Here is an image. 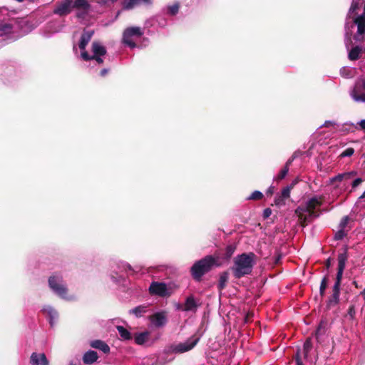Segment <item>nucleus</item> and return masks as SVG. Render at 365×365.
I'll return each mask as SVG.
<instances>
[{
  "instance_id": "obj_1",
  "label": "nucleus",
  "mask_w": 365,
  "mask_h": 365,
  "mask_svg": "<svg viewBox=\"0 0 365 365\" xmlns=\"http://www.w3.org/2000/svg\"><path fill=\"white\" fill-rule=\"evenodd\" d=\"M73 9L77 10L76 16L83 19L91 11V4L88 0H61L56 2L53 13L65 16L71 14Z\"/></svg>"
},
{
  "instance_id": "obj_2",
  "label": "nucleus",
  "mask_w": 365,
  "mask_h": 365,
  "mask_svg": "<svg viewBox=\"0 0 365 365\" xmlns=\"http://www.w3.org/2000/svg\"><path fill=\"white\" fill-rule=\"evenodd\" d=\"M322 202L323 196L314 195L309 198L304 205H301L297 208L296 214L303 227L319 217L322 214L320 207Z\"/></svg>"
},
{
  "instance_id": "obj_3",
  "label": "nucleus",
  "mask_w": 365,
  "mask_h": 365,
  "mask_svg": "<svg viewBox=\"0 0 365 365\" xmlns=\"http://www.w3.org/2000/svg\"><path fill=\"white\" fill-rule=\"evenodd\" d=\"M255 255L252 252L242 253L236 256L231 267L233 276L236 279H240L250 274L255 264Z\"/></svg>"
},
{
  "instance_id": "obj_4",
  "label": "nucleus",
  "mask_w": 365,
  "mask_h": 365,
  "mask_svg": "<svg viewBox=\"0 0 365 365\" xmlns=\"http://www.w3.org/2000/svg\"><path fill=\"white\" fill-rule=\"evenodd\" d=\"M48 282L51 290L58 297L65 300H72L73 299V297L68 295V288L61 274H53L49 277Z\"/></svg>"
},
{
  "instance_id": "obj_5",
  "label": "nucleus",
  "mask_w": 365,
  "mask_h": 365,
  "mask_svg": "<svg viewBox=\"0 0 365 365\" xmlns=\"http://www.w3.org/2000/svg\"><path fill=\"white\" fill-rule=\"evenodd\" d=\"M215 264V258L207 255L202 259L196 262L191 267L190 272L192 277L200 281L202 277L208 272Z\"/></svg>"
},
{
  "instance_id": "obj_6",
  "label": "nucleus",
  "mask_w": 365,
  "mask_h": 365,
  "mask_svg": "<svg viewBox=\"0 0 365 365\" xmlns=\"http://www.w3.org/2000/svg\"><path fill=\"white\" fill-rule=\"evenodd\" d=\"M112 269L110 279L116 284H120L124 281L125 277L123 274V272L128 275L137 273L140 270L138 267H133L128 263L125 262H117Z\"/></svg>"
},
{
  "instance_id": "obj_7",
  "label": "nucleus",
  "mask_w": 365,
  "mask_h": 365,
  "mask_svg": "<svg viewBox=\"0 0 365 365\" xmlns=\"http://www.w3.org/2000/svg\"><path fill=\"white\" fill-rule=\"evenodd\" d=\"M92 56L89 55L87 51H82L81 53V58L84 61L95 60L98 64L103 63L102 56L106 53V48L101 43L94 41L92 43Z\"/></svg>"
},
{
  "instance_id": "obj_8",
  "label": "nucleus",
  "mask_w": 365,
  "mask_h": 365,
  "mask_svg": "<svg viewBox=\"0 0 365 365\" xmlns=\"http://www.w3.org/2000/svg\"><path fill=\"white\" fill-rule=\"evenodd\" d=\"M143 32L140 27L133 26L125 29L123 34V43L130 48H135L136 44L135 40L140 37Z\"/></svg>"
},
{
  "instance_id": "obj_9",
  "label": "nucleus",
  "mask_w": 365,
  "mask_h": 365,
  "mask_svg": "<svg viewBox=\"0 0 365 365\" xmlns=\"http://www.w3.org/2000/svg\"><path fill=\"white\" fill-rule=\"evenodd\" d=\"M149 292L152 294L161 297H170L174 292V288L171 284L164 282H153L149 287Z\"/></svg>"
},
{
  "instance_id": "obj_10",
  "label": "nucleus",
  "mask_w": 365,
  "mask_h": 365,
  "mask_svg": "<svg viewBox=\"0 0 365 365\" xmlns=\"http://www.w3.org/2000/svg\"><path fill=\"white\" fill-rule=\"evenodd\" d=\"M199 341V338L190 337L185 342L171 344L170 351L175 354H182L192 349Z\"/></svg>"
},
{
  "instance_id": "obj_11",
  "label": "nucleus",
  "mask_w": 365,
  "mask_h": 365,
  "mask_svg": "<svg viewBox=\"0 0 365 365\" xmlns=\"http://www.w3.org/2000/svg\"><path fill=\"white\" fill-rule=\"evenodd\" d=\"M350 96L355 102L365 103V78L355 83Z\"/></svg>"
},
{
  "instance_id": "obj_12",
  "label": "nucleus",
  "mask_w": 365,
  "mask_h": 365,
  "mask_svg": "<svg viewBox=\"0 0 365 365\" xmlns=\"http://www.w3.org/2000/svg\"><path fill=\"white\" fill-rule=\"evenodd\" d=\"M151 324L155 328H161L168 323V314L165 310L159 311L149 317Z\"/></svg>"
},
{
  "instance_id": "obj_13",
  "label": "nucleus",
  "mask_w": 365,
  "mask_h": 365,
  "mask_svg": "<svg viewBox=\"0 0 365 365\" xmlns=\"http://www.w3.org/2000/svg\"><path fill=\"white\" fill-rule=\"evenodd\" d=\"M347 260V254L346 252H344L343 253H340L338 255V270L336 273V282L333 287L335 288H340L341 281L342 279L343 272L346 266V262Z\"/></svg>"
},
{
  "instance_id": "obj_14",
  "label": "nucleus",
  "mask_w": 365,
  "mask_h": 365,
  "mask_svg": "<svg viewBox=\"0 0 365 365\" xmlns=\"http://www.w3.org/2000/svg\"><path fill=\"white\" fill-rule=\"evenodd\" d=\"M42 313L48 319L51 327H53L58 318V312L51 305H44L41 309Z\"/></svg>"
},
{
  "instance_id": "obj_15",
  "label": "nucleus",
  "mask_w": 365,
  "mask_h": 365,
  "mask_svg": "<svg viewBox=\"0 0 365 365\" xmlns=\"http://www.w3.org/2000/svg\"><path fill=\"white\" fill-rule=\"evenodd\" d=\"M199 307L193 295L188 296L185 301L183 312L195 313Z\"/></svg>"
},
{
  "instance_id": "obj_16",
  "label": "nucleus",
  "mask_w": 365,
  "mask_h": 365,
  "mask_svg": "<svg viewBox=\"0 0 365 365\" xmlns=\"http://www.w3.org/2000/svg\"><path fill=\"white\" fill-rule=\"evenodd\" d=\"M336 130L342 134H347L354 133L356 130H359V127L355 123L346 122L343 124L337 125Z\"/></svg>"
},
{
  "instance_id": "obj_17",
  "label": "nucleus",
  "mask_w": 365,
  "mask_h": 365,
  "mask_svg": "<svg viewBox=\"0 0 365 365\" xmlns=\"http://www.w3.org/2000/svg\"><path fill=\"white\" fill-rule=\"evenodd\" d=\"M30 363L31 365H49V361L44 354L36 352L31 354Z\"/></svg>"
},
{
  "instance_id": "obj_18",
  "label": "nucleus",
  "mask_w": 365,
  "mask_h": 365,
  "mask_svg": "<svg viewBox=\"0 0 365 365\" xmlns=\"http://www.w3.org/2000/svg\"><path fill=\"white\" fill-rule=\"evenodd\" d=\"M93 34L94 32L92 30L84 31L82 34L78 44L79 48L81 49V52L86 51V47L88 42L91 41Z\"/></svg>"
},
{
  "instance_id": "obj_19",
  "label": "nucleus",
  "mask_w": 365,
  "mask_h": 365,
  "mask_svg": "<svg viewBox=\"0 0 365 365\" xmlns=\"http://www.w3.org/2000/svg\"><path fill=\"white\" fill-rule=\"evenodd\" d=\"M332 292L333 293L329 298L327 303V307L328 309H331V307H335L339 302L340 288H335V287H333Z\"/></svg>"
},
{
  "instance_id": "obj_20",
  "label": "nucleus",
  "mask_w": 365,
  "mask_h": 365,
  "mask_svg": "<svg viewBox=\"0 0 365 365\" xmlns=\"http://www.w3.org/2000/svg\"><path fill=\"white\" fill-rule=\"evenodd\" d=\"M98 359L97 352L95 351L89 350L86 351L83 356V361L86 364H93Z\"/></svg>"
},
{
  "instance_id": "obj_21",
  "label": "nucleus",
  "mask_w": 365,
  "mask_h": 365,
  "mask_svg": "<svg viewBox=\"0 0 365 365\" xmlns=\"http://www.w3.org/2000/svg\"><path fill=\"white\" fill-rule=\"evenodd\" d=\"M91 346L94 348L102 351L103 353L107 354L110 351L109 346L101 340H94L91 342Z\"/></svg>"
},
{
  "instance_id": "obj_22",
  "label": "nucleus",
  "mask_w": 365,
  "mask_h": 365,
  "mask_svg": "<svg viewBox=\"0 0 365 365\" xmlns=\"http://www.w3.org/2000/svg\"><path fill=\"white\" fill-rule=\"evenodd\" d=\"M141 1H143L147 5L152 4V0H124L123 8L127 10L132 9Z\"/></svg>"
},
{
  "instance_id": "obj_23",
  "label": "nucleus",
  "mask_w": 365,
  "mask_h": 365,
  "mask_svg": "<svg viewBox=\"0 0 365 365\" xmlns=\"http://www.w3.org/2000/svg\"><path fill=\"white\" fill-rule=\"evenodd\" d=\"M356 175V173L354 171L348 172V173H339L336 175V176L330 178L329 182L330 183L333 184L336 181L341 182L343 180H348L351 178V177Z\"/></svg>"
},
{
  "instance_id": "obj_24",
  "label": "nucleus",
  "mask_w": 365,
  "mask_h": 365,
  "mask_svg": "<svg viewBox=\"0 0 365 365\" xmlns=\"http://www.w3.org/2000/svg\"><path fill=\"white\" fill-rule=\"evenodd\" d=\"M149 337L148 331H143L140 333H136L134 336L135 342L138 345L144 344Z\"/></svg>"
},
{
  "instance_id": "obj_25",
  "label": "nucleus",
  "mask_w": 365,
  "mask_h": 365,
  "mask_svg": "<svg viewBox=\"0 0 365 365\" xmlns=\"http://www.w3.org/2000/svg\"><path fill=\"white\" fill-rule=\"evenodd\" d=\"M116 329L122 340H130L132 339L131 333L123 326H117Z\"/></svg>"
},
{
  "instance_id": "obj_26",
  "label": "nucleus",
  "mask_w": 365,
  "mask_h": 365,
  "mask_svg": "<svg viewBox=\"0 0 365 365\" xmlns=\"http://www.w3.org/2000/svg\"><path fill=\"white\" fill-rule=\"evenodd\" d=\"M148 307L146 305L138 306L129 311L130 314H134L136 317H140L147 312Z\"/></svg>"
},
{
  "instance_id": "obj_27",
  "label": "nucleus",
  "mask_w": 365,
  "mask_h": 365,
  "mask_svg": "<svg viewBox=\"0 0 365 365\" xmlns=\"http://www.w3.org/2000/svg\"><path fill=\"white\" fill-rule=\"evenodd\" d=\"M180 5L178 3H175L173 5H169L163 9V11L170 16H175L178 13Z\"/></svg>"
},
{
  "instance_id": "obj_28",
  "label": "nucleus",
  "mask_w": 365,
  "mask_h": 365,
  "mask_svg": "<svg viewBox=\"0 0 365 365\" xmlns=\"http://www.w3.org/2000/svg\"><path fill=\"white\" fill-rule=\"evenodd\" d=\"M312 349V342L311 338H308L303 345V349L302 350V354L305 359L308 357L309 353ZM301 352V350H300Z\"/></svg>"
},
{
  "instance_id": "obj_29",
  "label": "nucleus",
  "mask_w": 365,
  "mask_h": 365,
  "mask_svg": "<svg viewBox=\"0 0 365 365\" xmlns=\"http://www.w3.org/2000/svg\"><path fill=\"white\" fill-rule=\"evenodd\" d=\"M13 31V26L11 24H2L0 25V36H6Z\"/></svg>"
},
{
  "instance_id": "obj_30",
  "label": "nucleus",
  "mask_w": 365,
  "mask_h": 365,
  "mask_svg": "<svg viewBox=\"0 0 365 365\" xmlns=\"http://www.w3.org/2000/svg\"><path fill=\"white\" fill-rule=\"evenodd\" d=\"M228 273L226 272L220 274L218 283V288L220 290L223 289L225 287L226 283L228 281Z\"/></svg>"
},
{
  "instance_id": "obj_31",
  "label": "nucleus",
  "mask_w": 365,
  "mask_h": 365,
  "mask_svg": "<svg viewBox=\"0 0 365 365\" xmlns=\"http://www.w3.org/2000/svg\"><path fill=\"white\" fill-rule=\"evenodd\" d=\"M354 69L349 67H342L340 69V74L345 78H352L354 76Z\"/></svg>"
},
{
  "instance_id": "obj_32",
  "label": "nucleus",
  "mask_w": 365,
  "mask_h": 365,
  "mask_svg": "<svg viewBox=\"0 0 365 365\" xmlns=\"http://www.w3.org/2000/svg\"><path fill=\"white\" fill-rule=\"evenodd\" d=\"M289 172L287 166H284L279 173V174L274 178V181H279L284 179Z\"/></svg>"
},
{
  "instance_id": "obj_33",
  "label": "nucleus",
  "mask_w": 365,
  "mask_h": 365,
  "mask_svg": "<svg viewBox=\"0 0 365 365\" xmlns=\"http://www.w3.org/2000/svg\"><path fill=\"white\" fill-rule=\"evenodd\" d=\"M236 247L234 245H229L225 248V258L229 259L232 257V255L234 254L235 251Z\"/></svg>"
},
{
  "instance_id": "obj_34",
  "label": "nucleus",
  "mask_w": 365,
  "mask_h": 365,
  "mask_svg": "<svg viewBox=\"0 0 365 365\" xmlns=\"http://www.w3.org/2000/svg\"><path fill=\"white\" fill-rule=\"evenodd\" d=\"M262 197H263V194L260 191L255 190L247 197V200H257L262 199Z\"/></svg>"
},
{
  "instance_id": "obj_35",
  "label": "nucleus",
  "mask_w": 365,
  "mask_h": 365,
  "mask_svg": "<svg viewBox=\"0 0 365 365\" xmlns=\"http://www.w3.org/2000/svg\"><path fill=\"white\" fill-rule=\"evenodd\" d=\"M286 199L284 197H282V196L280 194H278L275 196L274 198V203L275 205L280 207L285 205Z\"/></svg>"
},
{
  "instance_id": "obj_36",
  "label": "nucleus",
  "mask_w": 365,
  "mask_h": 365,
  "mask_svg": "<svg viewBox=\"0 0 365 365\" xmlns=\"http://www.w3.org/2000/svg\"><path fill=\"white\" fill-rule=\"evenodd\" d=\"M347 230H338L334 235V240H340L347 235Z\"/></svg>"
},
{
  "instance_id": "obj_37",
  "label": "nucleus",
  "mask_w": 365,
  "mask_h": 365,
  "mask_svg": "<svg viewBox=\"0 0 365 365\" xmlns=\"http://www.w3.org/2000/svg\"><path fill=\"white\" fill-rule=\"evenodd\" d=\"M327 279L326 277H324L321 282L320 287H319V293H320L321 296H323L324 294L325 290L327 289Z\"/></svg>"
},
{
  "instance_id": "obj_38",
  "label": "nucleus",
  "mask_w": 365,
  "mask_h": 365,
  "mask_svg": "<svg viewBox=\"0 0 365 365\" xmlns=\"http://www.w3.org/2000/svg\"><path fill=\"white\" fill-rule=\"evenodd\" d=\"M350 220L349 216H344L339 222V228H345Z\"/></svg>"
},
{
  "instance_id": "obj_39",
  "label": "nucleus",
  "mask_w": 365,
  "mask_h": 365,
  "mask_svg": "<svg viewBox=\"0 0 365 365\" xmlns=\"http://www.w3.org/2000/svg\"><path fill=\"white\" fill-rule=\"evenodd\" d=\"M290 190H291V187L287 186L282 190L280 195L282 196V197H284L287 200L290 196Z\"/></svg>"
},
{
  "instance_id": "obj_40",
  "label": "nucleus",
  "mask_w": 365,
  "mask_h": 365,
  "mask_svg": "<svg viewBox=\"0 0 365 365\" xmlns=\"http://www.w3.org/2000/svg\"><path fill=\"white\" fill-rule=\"evenodd\" d=\"M354 148H348L341 153V157H350L354 154Z\"/></svg>"
},
{
  "instance_id": "obj_41",
  "label": "nucleus",
  "mask_w": 365,
  "mask_h": 365,
  "mask_svg": "<svg viewBox=\"0 0 365 365\" xmlns=\"http://www.w3.org/2000/svg\"><path fill=\"white\" fill-rule=\"evenodd\" d=\"M325 327H326V322H324V321H321L318 326L316 334L317 335L320 334L322 332V330H324Z\"/></svg>"
},
{
  "instance_id": "obj_42",
  "label": "nucleus",
  "mask_w": 365,
  "mask_h": 365,
  "mask_svg": "<svg viewBox=\"0 0 365 365\" xmlns=\"http://www.w3.org/2000/svg\"><path fill=\"white\" fill-rule=\"evenodd\" d=\"M272 210L270 208H266L264 210L262 216L264 219H267L269 217V216L272 215Z\"/></svg>"
},
{
  "instance_id": "obj_43",
  "label": "nucleus",
  "mask_w": 365,
  "mask_h": 365,
  "mask_svg": "<svg viewBox=\"0 0 365 365\" xmlns=\"http://www.w3.org/2000/svg\"><path fill=\"white\" fill-rule=\"evenodd\" d=\"M337 123H336L334 121L331 120H327L324 122V125L322 126L324 127H329V126H336V128H337Z\"/></svg>"
},
{
  "instance_id": "obj_44",
  "label": "nucleus",
  "mask_w": 365,
  "mask_h": 365,
  "mask_svg": "<svg viewBox=\"0 0 365 365\" xmlns=\"http://www.w3.org/2000/svg\"><path fill=\"white\" fill-rule=\"evenodd\" d=\"M296 363H297V365H303L302 361L301 360V357H300V349H298L297 352Z\"/></svg>"
},
{
  "instance_id": "obj_45",
  "label": "nucleus",
  "mask_w": 365,
  "mask_h": 365,
  "mask_svg": "<svg viewBox=\"0 0 365 365\" xmlns=\"http://www.w3.org/2000/svg\"><path fill=\"white\" fill-rule=\"evenodd\" d=\"M361 182H362V179L360 178L355 179L352 182V187L355 188V187H358L361 183Z\"/></svg>"
},
{
  "instance_id": "obj_46",
  "label": "nucleus",
  "mask_w": 365,
  "mask_h": 365,
  "mask_svg": "<svg viewBox=\"0 0 365 365\" xmlns=\"http://www.w3.org/2000/svg\"><path fill=\"white\" fill-rule=\"evenodd\" d=\"M348 315L353 319L355 315V309L353 306L350 307L348 309Z\"/></svg>"
},
{
  "instance_id": "obj_47",
  "label": "nucleus",
  "mask_w": 365,
  "mask_h": 365,
  "mask_svg": "<svg viewBox=\"0 0 365 365\" xmlns=\"http://www.w3.org/2000/svg\"><path fill=\"white\" fill-rule=\"evenodd\" d=\"M359 127V129L365 130V119L361 120L357 123H356Z\"/></svg>"
},
{
  "instance_id": "obj_48",
  "label": "nucleus",
  "mask_w": 365,
  "mask_h": 365,
  "mask_svg": "<svg viewBox=\"0 0 365 365\" xmlns=\"http://www.w3.org/2000/svg\"><path fill=\"white\" fill-rule=\"evenodd\" d=\"M175 308L176 310L183 312L184 304H182L180 303H177L175 305Z\"/></svg>"
},
{
  "instance_id": "obj_49",
  "label": "nucleus",
  "mask_w": 365,
  "mask_h": 365,
  "mask_svg": "<svg viewBox=\"0 0 365 365\" xmlns=\"http://www.w3.org/2000/svg\"><path fill=\"white\" fill-rule=\"evenodd\" d=\"M68 365H81V362L78 359L71 360Z\"/></svg>"
},
{
  "instance_id": "obj_50",
  "label": "nucleus",
  "mask_w": 365,
  "mask_h": 365,
  "mask_svg": "<svg viewBox=\"0 0 365 365\" xmlns=\"http://www.w3.org/2000/svg\"><path fill=\"white\" fill-rule=\"evenodd\" d=\"M294 158V157H292L291 158H289V159L287 161V163H286V164H285V165H284V166H287V168L289 169V166H290V165L292 164V163L293 162Z\"/></svg>"
},
{
  "instance_id": "obj_51",
  "label": "nucleus",
  "mask_w": 365,
  "mask_h": 365,
  "mask_svg": "<svg viewBox=\"0 0 365 365\" xmlns=\"http://www.w3.org/2000/svg\"><path fill=\"white\" fill-rule=\"evenodd\" d=\"M274 186L271 185L267 190V194L272 195L274 192Z\"/></svg>"
},
{
  "instance_id": "obj_52",
  "label": "nucleus",
  "mask_w": 365,
  "mask_h": 365,
  "mask_svg": "<svg viewBox=\"0 0 365 365\" xmlns=\"http://www.w3.org/2000/svg\"><path fill=\"white\" fill-rule=\"evenodd\" d=\"M108 72V69L107 68H103L101 71V76H104L107 74V73Z\"/></svg>"
},
{
  "instance_id": "obj_53",
  "label": "nucleus",
  "mask_w": 365,
  "mask_h": 365,
  "mask_svg": "<svg viewBox=\"0 0 365 365\" xmlns=\"http://www.w3.org/2000/svg\"><path fill=\"white\" fill-rule=\"evenodd\" d=\"M365 197V191L363 192V194L359 197L360 199Z\"/></svg>"
}]
</instances>
